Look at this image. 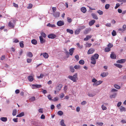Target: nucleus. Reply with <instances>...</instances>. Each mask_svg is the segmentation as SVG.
Wrapping results in <instances>:
<instances>
[{"label":"nucleus","mask_w":126,"mask_h":126,"mask_svg":"<svg viewBox=\"0 0 126 126\" xmlns=\"http://www.w3.org/2000/svg\"><path fill=\"white\" fill-rule=\"evenodd\" d=\"M123 30L125 31L126 30V25L125 24L123 26Z\"/></svg>","instance_id":"bf43d9fd"},{"label":"nucleus","mask_w":126,"mask_h":126,"mask_svg":"<svg viewBox=\"0 0 126 126\" xmlns=\"http://www.w3.org/2000/svg\"><path fill=\"white\" fill-rule=\"evenodd\" d=\"M108 47H109L110 49L113 46V45L112 44H111L110 43H109L107 46Z\"/></svg>","instance_id":"09e8293b"},{"label":"nucleus","mask_w":126,"mask_h":126,"mask_svg":"<svg viewBox=\"0 0 126 126\" xmlns=\"http://www.w3.org/2000/svg\"><path fill=\"white\" fill-rule=\"evenodd\" d=\"M120 109L121 112L125 111L126 110L125 108L122 106L120 107Z\"/></svg>","instance_id":"6ab92c4d"},{"label":"nucleus","mask_w":126,"mask_h":126,"mask_svg":"<svg viewBox=\"0 0 126 126\" xmlns=\"http://www.w3.org/2000/svg\"><path fill=\"white\" fill-rule=\"evenodd\" d=\"M43 55L44 57L46 58H47L48 57V55L47 53H41L40 54V56Z\"/></svg>","instance_id":"1a4fd4ad"},{"label":"nucleus","mask_w":126,"mask_h":126,"mask_svg":"<svg viewBox=\"0 0 126 126\" xmlns=\"http://www.w3.org/2000/svg\"><path fill=\"white\" fill-rule=\"evenodd\" d=\"M66 31L67 32H68L71 34H72L73 33V31L72 30L67 29H66Z\"/></svg>","instance_id":"aec40b11"},{"label":"nucleus","mask_w":126,"mask_h":126,"mask_svg":"<svg viewBox=\"0 0 126 126\" xmlns=\"http://www.w3.org/2000/svg\"><path fill=\"white\" fill-rule=\"evenodd\" d=\"M87 103V102L85 101H83L81 103V105H84Z\"/></svg>","instance_id":"4d7b16f0"},{"label":"nucleus","mask_w":126,"mask_h":126,"mask_svg":"<svg viewBox=\"0 0 126 126\" xmlns=\"http://www.w3.org/2000/svg\"><path fill=\"white\" fill-rule=\"evenodd\" d=\"M118 2H121L125 3L126 1V0H117Z\"/></svg>","instance_id":"864d4df0"},{"label":"nucleus","mask_w":126,"mask_h":126,"mask_svg":"<svg viewBox=\"0 0 126 126\" xmlns=\"http://www.w3.org/2000/svg\"><path fill=\"white\" fill-rule=\"evenodd\" d=\"M64 22L63 21H58L57 22V25L59 26H63L64 25Z\"/></svg>","instance_id":"f257e3e1"},{"label":"nucleus","mask_w":126,"mask_h":126,"mask_svg":"<svg viewBox=\"0 0 126 126\" xmlns=\"http://www.w3.org/2000/svg\"><path fill=\"white\" fill-rule=\"evenodd\" d=\"M27 55L30 58H32L33 56V55L32 53L30 52H28L27 53Z\"/></svg>","instance_id":"7c9ffc66"},{"label":"nucleus","mask_w":126,"mask_h":126,"mask_svg":"<svg viewBox=\"0 0 126 126\" xmlns=\"http://www.w3.org/2000/svg\"><path fill=\"white\" fill-rule=\"evenodd\" d=\"M114 65L116 67H117L119 68H121L122 67V65L120 64H114Z\"/></svg>","instance_id":"c85d7f7f"},{"label":"nucleus","mask_w":126,"mask_h":126,"mask_svg":"<svg viewBox=\"0 0 126 126\" xmlns=\"http://www.w3.org/2000/svg\"><path fill=\"white\" fill-rule=\"evenodd\" d=\"M101 107L103 110H105L107 109V108L103 105Z\"/></svg>","instance_id":"6e6d98bb"},{"label":"nucleus","mask_w":126,"mask_h":126,"mask_svg":"<svg viewBox=\"0 0 126 126\" xmlns=\"http://www.w3.org/2000/svg\"><path fill=\"white\" fill-rule=\"evenodd\" d=\"M32 59H28L27 60V62L28 63H30L31 62Z\"/></svg>","instance_id":"338daca9"},{"label":"nucleus","mask_w":126,"mask_h":126,"mask_svg":"<svg viewBox=\"0 0 126 126\" xmlns=\"http://www.w3.org/2000/svg\"><path fill=\"white\" fill-rule=\"evenodd\" d=\"M64 120H62L61 122V125L63 126H65L66 125L64 123Z\"/></svg>","instance_id":"58836bf2"},{"label":"nucleus","mask_w":126,"mask_h":126,"mask_svg":"<svg viewBox=\"0 0 126 126\" xmlns=\"http://www.w3.org/2000/svg\"><path fill=\"white\" fill-rule=\"evenodd\" d=\"M47 26L50 27L52 28L55 27H56L55 25L54 24H50V23H49L47 25Z\"/></svg>","instance_id":"cd10ccee"},{"label":"nucleus","mask_w":126,"mask_h":126,"mask_svg":"<svg viewBox=\"0 0 126 126\" xmlns=\"http://www.w3.org/2000/svg\"><path fill=\"white\" fill-rule=\"evenodd\" d=\"M24 115V113L23 112H22L19 114L17 115L16 117H22Z\"/></svg>","instance_id":"4be33fe9"},{"label":"nucleus","mask_w":126,"mask_h":126,"mask_svg":"<svg viewBox=\"0 0 126 126\" xmlns=\"http://www.w3.org/2000/svg\"><path fill=\"white\" fill-rule=\"evenodd\" d=\"M35 86L36 87V88H39L41 87V85L39 84H35Z\"/></svg>","instance_id":"603ef678"},{"label":"nucleus","mask_w":126,"mask_h":126,"mask_svg":"<svg viewBox=\"0 0 126 126\" xmlns=\"http://www.w3.org/2000/svg\"><path fill=\"white\" fill-rule=\"evenodd\" d=\"M77 45L78 46V47L80 48H82V46L80 45V44L79 43H77Z\"/></svg>","instance_id":"13d9d810"},{"label":"nucleus","mask_w":126,"mask_h":126,"mask_svg":"<svg viewBox=\"0 0 126 126\" xmlns=\"http://www.w3.org/2000/svg\"><path fill=\"white\" fill-rule=\"evenodd\" d=\"M58 100V98L57 97H55L54 99H53V101H57Z\"/></svg>","instance_id":"774afa93"},{"label":"nucleus","mask_w":126,"mask_h":126,"mask_svg":"<svg viewBox=\"0 0 126 126\" xmlns=\"http://www.w3.org/2000/svg\"><path fill=\"white\" fill-rule=\"evenodd\" d=\"M20 47L21 48H23L24 47V44L22 42H21L19 43Z\"/></svg>","instance_id":"5fc2aeb1"},{"label":"nucleus","mask_w":126,"mask_h":126,"mask_svg":"<svg viewBox=\"0 0 126 126\" xmlns=\"http://www.w3.org/2000/svg\"><path fill=\"white\" fill-rule=\"evenodd\" d=\"M112 34L113 36H115L116 35V32L115 31L113 30L112 32Z\"/></svg>","instance_id":"37998d69"},{"label":"nucleus","mask_w":126,"mask_h":126,"mask_svg":"<svg viewBox=\"0 0 126 126\" xmlns=\"http://www.w3.org/2000/svg\"><path fill=\"white\" fill-rule=\"evenodd\" d=\"M108 75V73L107 72H103L101 74V76H102V77H106Z\"/></svg>","instance_id":"f8f14e48"},{"label":"nucleus","mask_w":126,"mask_h":126,"mask_svg":"<svg viewBox=\"0 0 126 126\" xmlns=\"http://www.w3.org/2000/svg\"><path fill=\"white\" fill-rule=\"evenodd\" d=\"M48 98L50 100H52L53 99L52 98V97L51 95L50 94H49L47 96Z\"/></svg>","instance_id":"a19ab883"},{"label":"nucleus","mask_w":126,"mask_h":126,"mask_svg":"<svg viewBox=\"0 0 126 126\" xmlns=\"http://www.w3.org/2000/svg\"><path fill=\"white\" fill-rule=\"evenodd\" d=\"M75 57L77 61L79 60V57L78 55H77L75 56Z\"/></svg>","instance_id":"680f3d73"},{"label":"nucleus","mask_w":126,"mask_h":126,"mask_svg":"<svg viewBox=\"0 0 126 126\" xmlns=\"http://www.w3.org/2000/svg\"><path fill=\"white\" fill-rule=\"evenodd\" d=\"M106 26L110 27L111 26V24L110 23H107L105 24Z\"/></svg>","instance_id":"052dcab7"},{"label":"nucleus","mask_w":126,"mask_h":126,"mask_svg":"<svg viewBox=\"0 0 126 126\" xmlns=\"http://www.w3.org/2000/svg\"><path fill=\"white\" fill-rule=\"evenodd\" d=\"M91 15L93 17V18L94 19L97 20L98 19V18L97 15L94 13H92Z\"/></svg>","instance_id":"4468645a"},{"label":"nucleus","mask_w":126,"mask_h":126,"mask_svg":"<svg viewBox=\"0 0 126 126\" xmlns=\"http://www.w3.org/2000/svg\"><path fill=\"white\" fill-rule=\"evenodd\" d=\"M95 124L98 126H102L103 125V123L102 122H97Z\"/></svg>","instance_id":"2f4dec72"},{"label":"nucleus","mask_w":126,"mask_h":126,"mask_svg":"<svg viewBox=\"0 0 126 126\" xmlns=\"http://www.w3.org/2000/svg\"><path fill=\"white\" fill-rule=\"evenodd\" d=\"M32 43L34 45H36L37 44V41L35 39H33L31 40Z\"/></svg>","instance_id":"b1692460"},{"label":"nucleus","mask_w":126,"mask_h":126,"mask_svg":"<svg viewBox=\"0 0 126 126\" xmlns=\"http://www.w3.org/2000/svg\"><path fill=\"white\" fill-rule=\"evenodd\" d=\"M17 114V110H14L13 111L12 115L13 116H15Z\"/></svg>","instance_id":"f704fd0d"},{"label":"nucleus","mask_w":126,"mask_h":126,"mask_svg":"<svg viewBox=\"0 0 126 126\" xmlns=\"http://www.w3.org/2000/svg\"><path fill=\"white\" fill-rule=\"evenodd\" d=\"M102 83V81H97L95 83H94L93 84V85L94 86H97V85L100 84Z\"/></svg>","instance_id":"6e6552de"},{"label":"nucleus","mask_w":126,"mask_h":126,"mask_svg":"<svg viewBox=\"0 0 126 126\" xmlns=\"http://www.w3.org/2000/svg\"><path fill=\"white\" fill-rule=\"evenodd\" d=\"M74 67L76 69H78L80 68V66L79 65H76Z\"/></svg>","instance_id":"a18cd8bd"},{"label":"nucleus","mask_w":126,"mask_h":126,"mask_svg":"<svg viewBox=\"0 0 126 126\" xmlns=\"http://www.w3.org/2000/svg\"><path fill=\"white\" fill-rule=\"evenodd\" d=\"M15 23H12L11 21H10L8 23V26L11 28H13L14 26Z\"/></svg>","instance_id":"0eeeda50"},{"label":"nucleus","mask_w":126,"mask_h":126,"mask_svg":"<svg viewBox=\"0 0 126 126\" xmlns=\"http://www.w3.org/2000/svg\"><path fill=\"white\" fill-rule=\"evenodd\" d=\"M79 63L83 65L84 63V61L83 60H81L79 61Z\"/></svg>","instance_id":"c9c22d12"},{"label":"nucleus","mask_w":126,"mask_h":126,"mask_svg":"<svg viewBox=\"0 0 126 126\" xmlns=\"http://www.w3.org/2000/svg\"><path fill=\"white\" fill-rule=\"evenodd\" d=\"M120 5V4L119 3H117L116 4V6L115 7V8L116 9Z\"/></svg>","instance_id":"69168bd1"},{"label":"nucleus","mask_w":126,"mask_h":126,"mask_svg":"<svg viewBox=\"0 0 126 126\" xmlns=\"http://www.w3.org/2000/svg\"><path fill=\"white\" fill-rule=\"evenodd\" d=\"M97 12L100 15H102L103 13V12L100 10H99L98 11H97Z\"/></svg>","instance_id":"ea45409f"},{"label":"nucleus","mask_w":126,"mask_h":126,"mask_svg":"<svg viewBox=\"0 0 126 126\" xmlns=\"http://www.w3.org/2000/svg\"><path fill=\"white\" fill-rule=\"evenodd\" d=\"M32 5L31 4H30L29 5V6L27 7V8L28 9H30L32 8Z\"/></svg>","instance_id":"3c124183"},{"label":"nucleus","mask_w":126,"mask_h":126,"mask_svg":"<svg viewBox=\"0 0 126 126\" xmlns=\"http://www.w3.org/2000/svg\"><path fill=\"white\" fill-rule=\"evenodd\" d=\"M99 56V55L98 54H95L92 57H93V58H94L95 59H98Z\"/></svg>","instance_id":"c756f323"},{"label":"nucleus","mask_w":126,"mask_h":126,"mask_svg":"<svg viewBox=\"0 0 126 126\" xmlns=\"http://www.w3.org/2000/svg\"><path fill=\"white\" fill-rule=\"evenodd\" d=\"M81 11L83 13H85L86 11V8L84 7L81 8L80 9Z\"/></svg>","instance_id":"a878e982"},{"label":"nucleus","mask_w":126,"mask_h":126,"mask_svg":"<svg viewBox=\"0 0 126 126\" xmlns=\"http://www.w3.org/2000/svg\"><path fill=\"white\" fill-rule=\"evenodd\" d=\"M39 38L40 43L41 44H43L45 42V40L43 39L42 36H40Z\"/></svg>","instance_id":"a211bd4d"},{"label":"nucleus","mask_w":126,"mask_h":126,"mask_svg":"<svg viewBox=\"0 0 126 126\" xmlns=\"http://www.w3.org/2000/svg\"><path fill=\"white\" fill-rule=\"evenodd\" d=\"M95 20H92L90 21L89 22V25L90 26H92L95 22Z\"/></svg>","instance_id":"5701e85b"},{"label":"nucleus","mask_w":126,"mask_h":126,"mask_svg":"<svg viewBox=\"0 0 126 126\" xmlns=\"http://www.w3.org/2000/svg\"><path fill=\"white\" fill-rule=\"evenodd\" d=\"M126 61L125 59H121L117 61H116V63H124Z\"/></svg>","instance_id":"423d86ee"},{"label":"nucleus","mask_w":126,"mask_h":126,"mask_svg":"<svg viewBox=\"0 0 126 126\" xmlns=\"http://www.w3.org/2000/svg\"><path fill=\"white\" fill-rule=\"evenodd\" d=\"M53 15L55 17H58L60 16V14L59 12H56L54 13Z\"/></svg>","instance_id":"20e7f679"},{"label":"nucleus","mask_w":126,"mask_h":126,"mask_svg":"<svg viewBox=\"0 0 126 126\" xmlns=\"http://www.w3.org/2000/svg\"><path fill=\"white\" fill-rule=\"evenodd\" d=\"M92 37V36L91 35H87L86 38H85L84 39V41H87L88 39H90Z\"/></svg>","instance_id":"bb28decb"},{"label":"nucleus","mask_w":126,"mask_h":126,"mask_svg":"<svg viewBox=\"0 0 126 126\" xmlns=\"http://www.w3.org/2000/svg\"><path fill=\"white\" fill-rule=\"evenodd\" d=\"M75 50L74 48H71L69 50V53L72 56L73 55V53L74 52V51Z\"/></svg>","instance_id":"2eb2a0df"},{"label":"nucleus","mask_w":126,"mask_h":126,"mask_svg":"<svg viewBox=\"0 0 126 126\" xmlns=\"http://www.w3.org/2000/svg\"><path fill=\"white\" fill-rule=\"evenodd\" d=\"M35 97H32L30 99V100L31 102H33L35 100Z\"/></svg>","instance_id":"72a5a7b5"},{"label":"nucleus","mask_w":126,"mask_h":126,"mask_svg":"<svg viewBox=\"0 0 126 126\" xmlns=\"http://www.w3.org/2000/svg\"><path fill=\"white\" fill-rule=\"evenodd\" d=\"M41 35L42 36L44 37H45L46 36V34L44 32H42L41 33Z\"/></svg>","instance_id":"e2e57ef3"},{"label":"nucleus","mask_w":126,"mask_h":126,"mask_svg":"<svg viewBox=\"0 0 126 126\" xmlns=\"http://www.w3.org/2000/svg\"><path fill=\"white\" fill-rule=\"evenodd\" d=\"M95 51L94 49L91 48H90L88 51L87 52V54H92Z\"/></svg>","instance_id":"7ed1b4c3"},{"label":"nucleus","mask_w":126,"mask_h":126,"mask_svg":"<svg viewBox=\"0 0 126 126\" xmlns=\"http://www.w3.org/2000/svg\"><path fill=\"white\" fill-rule=\"evenodd\" d=\"M110 48L107 47L105 48V52H108L110 51Z\"/></svg>","instance_id":"e433bc0d"},{"label":"nucleus","mask_w":126,"mask_h":126,"mask_svg":"<svg viewBox=\"0 0 126 126\" xmlns=\"http://www.w3.org/2000/svg\"><path fill=\"white\" fill-rule=\"evenodd\" d=\"M80 29H78L75 31V34H78L80 32Z\"/></svg>","instance_id":"393cba45"},{"label":"nucleus","mask_w":126,"mask_h":126,"mask_svg":"<svg viewBox=\"0 0 126 126\" xmlns=\"http://www.w3.org/2000/svg\"><path fill=\"white\" fill-rule=\"evenodd\" d=\"M13 42L15 43H17L19 42V41L17 39H13Z\"/></svg>","instance_id":"8fccbe9b"},{"label":"nucleus","mask_w":126,"mask_h":126,"mask_svg":"<svg viewBox=\"0 0 126 126\" xmlns=\"http://www.w3.org/2000/svg\"><path fill=\"white\" fill-rule=\"evenodd\" d=\"M62 86V84H59L58 86L56 87V89L57 92H58L61 90Z\"/></svg>","instance_id":"f03ea898"},{"label":"nucleus","mask_w":126,"mask_h":126,"mask_svg":"<svg viewBox=\"0 0 126 126\" xmlns=\"http://www.w3.org/2000/svg\"><path fill=\"white\" fill-rule=\"evenodd\" d=\"M116 93H114L112 95L110 96V97L111 98H115L116 96Z\"/></svg>","instance_id":"de8ad7c7"},{"label":"nucleus","mask_w":126,"mask_h":126,"mask_svg":"<svg viewBox=\"0 0 126 126\" xmlns=\"http://www.w3.org/2000/svg\"><path fill=\"white\" fill-rule=\"evenodd\" d=\"M56 37V35L53 34H51L48 35V37L49 38H51L52 39L55 38Z\"/></svg>","instance_id":"39448f33"},{"label":"nucleus","mask_w":126,"mask_h":126,"mask_svg":"<svg viewBox=\"0 0 126 126\" xmlns=\"http://www.w3.org/2000/svg\"><path fill=\"white\" fill-rule=\"evenodd\" d=\"M70 69L71 71L72 72H74L75 71L73 67L72 66H70Z\"/></svg>","instance_id":"473e14b6"},{"label":"nucleus","mask_w":126,"mask_h":126,"mask_svg":"<svg viewBox=\"0 0 126 126\" xmlns=\"http://www.w3.org/2000/svg\"><path fill=\"white\" fill-rule=\"evenodd\" d=\"M18 118H14L13 119V121L15 122H18Z\"/></svg>","instance_id":"0e129e2a"},{"label":"nucleus","mask_w":126,"mask_h":126,"mask_svg":"<svg viewBox=\"0 0 126 126\" xmlns=\"http://www.w3.org/2000/svg\"><path fill=\"white\" fill-rule=\"evenodd\" d=\"M110 5L109 4H106V5H105V8L106 9H108L110 7Z\"/></svg>","instance_id":"49530a36"},{"label":"nucleus","mask_w":126,"mask_h":126,"mask_svg":"<svg viewBox=\"0 0 126 126\" xmlns=\"http://www.w3.org/2000/svg\"><path fill=\"white\" fill-rule=\"evenodd\" d=\"M68 78L70 79L71 80L73 81V82H76V79H75L73 76H68Z\"/></svg>","instance_id":"ddd939ff"},{"label":"nucleus","mask_w":126,"mask_h":126,"mask_svg":"<svg viewBox=\"0 0 126 126\" xmlns=\"http://www.w3.org/2000/svg\"><path fill=\"white\" fill-rule=\"evenodd\" d=\"M7 118L6 117H1L0 118V120L1 121L4 122H6L7 120Z\"/></svg>","instance_id":"f3484780"},{"label":"nucleus","mask_w":126,"mask_h":126,"mask_svg":"<svg viewBox=\"0 0 126 126\" xmlns=\"http://www.w3.org/2000/svg\"><path fill=\"white\" fill-rule=\"evenodd\" d=\"M110 58L113 59L116 58V56L115 54L113 53H112L110 55Z\"/></svg>","instance_id":"412c9836"},{"label":"nucleus","mask_w":126,"mask_h":126,"mask_svg":"<svg viewBox=\"0 0 126 126\" xmlns=\"http://www.w3.org/2000/svg\"><path fill=\"white\" fill-rule=\"evenodd\" d=\"M58 114L60 116H61L63 114V112L62 111L60 110L58 112Z\"/></svg>","instance_id":"4c0bfd02"},{"label":"nucleus","mask_w":126,"mask_h":126,"mask_svg":"<svg viewBox=\"0 0 126 126\" xmlns=\"http://www.w3.org/2000/svg\"><path fill=\"white\" fill-rule=\"evenodd\" d=\"M28 80L30 81H32L33 80V78L31 76H29L28 77Z\"/></svg>","instance_id":"dca6fc26"},{"label":"nucleus","mask_w":126,"mask_h":126,"mask_svg":"<svg viewBox=\"0 0 126 126\" xmlns=\"http://www.w3.org/2000/svg\"><path fill=\"white\" fill-rule=\"evenodd\" d=\"M87 95L90 97H93L95 95V93L94 92L88 93L87 94Z\"/></svg>","instance_id":"9d476101"},{"label":"nucleus","mask_w":126,"mask_h":126,"mask_svg":"<svg viewBox=\"0 0 126 126\" xmlns=\"http://www.w3.org/2000/svg\"><path fill=\"white\" fill-rule=\"evenodd\" d=\"M114 86L115 88L117 89H119L120 88L119 86L116 84L114 85Z\"/></svg>","instance_id":"c03bdc74"},{"label":"nucleus","mask_w":126,"mask_h":126,"mask_svg":"<svg viewBox=\"0 0 126 126\" xmlns=\"http://www.w3.org/2000/svg\"><path fill=\"white\" fill-rule=\"evenodd\" d=\"M43 108H40L38 110L39 112L41 113H43Z\"/></svg>","instance_id":"79ce46f5"},{"label":"nucleus","mask_w":126,"mask_h":126,"mask_svg":"<svg viewBox=\"0 0 126 126\" xmlns=\"http://www.w3.org/2000/svg\"><path fill=\"white\" fill-rule=\"evenodd\" d=\"M91 60L92 61L91 63L93 64H95L96 63V59L94 58H93V57H91Z\"/></svg>","instance_id":"9b49d317"}]
</instances>
